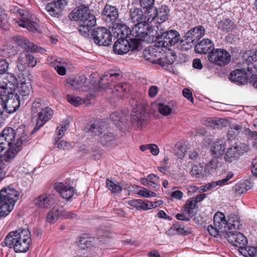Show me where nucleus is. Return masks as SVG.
Instances as JSON below:
<instances>
[{"label":"nucleus","instance_id":"49","mask_svg":"<svg viewBox=\"0 0 257 257\" xmlns=\"http://www.w3.org/2000/svg\"><path fill=\"white\" fill-rule=\"evenodd\" d=\"M10 24L8 22L7 14L2 10L0 11V28L4 30L9 29Z\"/></svg>","mask_w":257,"mask_h":257},{"label":"nucleus","instance_id":"33","mask_svg":"<svg viewBox=\"0 0 257 257\" xmlns=\"http://www.w3.org/2000/svg\"><path fill=\"white\" fill-rule=\"evenodd\" d=\"M18 61L26 64L27 67H34L37 64V60L34 56L27 53H21L19 56Z\"/></svg>","mask_w":257,"mask_h":257},{"label":"nucleus","instance_id":"57","mask_svg":"<svg viewBox=\"0 0 257 257\" xmlns=\"http://www.w3.org/2000/svg\"><path fill=\"white\" fill-rule=\"evenodd\" d=\"M175 155L179 158H182L185 155L186 148L181 145H177L175 147Z\"/></svg>","mask_w":257,"mask_h":257},{"label":"nucleus","instance_id":"18","mask_svg":"<svg viewBox=\"0 0 257 257\" xmlns=\"http://www.w3.org/2000/svg\"><path fill=\"white\" fill-rule=\"evenodd\" d=\"M20 192L16 186L12 184L3 188L0 191V197L15 204L18 200Z\"/></svg>","mask_w":257,"mask_h":257},{"label":"nucleus","instance_id":"36","mask_svg":"<svg viewBox=\"0 0 257 257\" xmlns=\"http://www.w3.org/2000/svg\"><path fill=\"white\" fill-rule=\"evenodd\" d=\"M177 58V55L175 52L173 50H168L166 52L165 57L164 58V60H159L158 63L161 65L163 66H165V63L167 64H173Z\"/></svg>","mask_w":257,"mask_h":257},{"label":"nucleus","instance_id":"59","mask_svg":"<svg viewBox=\"0 0 257 257\" xmlns=\"http://www.w3.org/2000/svg\"><path fill=\"white\" fill-rule=\"evenodd\" d=\"M3 155L2 152H0V182L7 176V171L5 170L6 167L3 160L1 159V157Z\"/></svg>","mask_w":257,"mask_h":257},{"label":"nucleus","instance_id":"60","mask_svg":"<svg viewBox=\"0 0 257 257\" xmlns=\"http://www.w3.org/2000/svg\"><path fill=\"white\" fill-rule=\"evenodd\" d=\"M28 131L26 128V126L25 125H20L16 131H15V133L16 136L17 138L21 137L22 135L26 133Z\"/></svg>","mask_w":257,"mask_h":257},{"label":"nucleus","instance_id":"51","mask_svg":"<svg viewBox=\"0 0 257 257\" xmlns=\"http://www.w3.org/2000/svg\"><path fill=\"white\" fill-rule=\"evenodd\" d=\"M55 148L60 150H69L72 148L71 144L64 140H62L60 142H54Z\"/></svg>","mask_w":257,"mask_h":257},{"label":"nucleus","instance_id":"64","mask_svg":"<svg viewBox=\"0 0 257 257\" xmlns=\"http://www.w3.org/2000/svg\"><path fill=\"white\" fill-rule=\"evenodd\" d=\"M247 252L249 257H257V246L249 247Z\"/></svg>","mask_w":257,"mask_h":257},{"label":"nucleus","instance_id":"6","mask_svg":"<svg viewBox=\"0 0 257 257\" xmlns=\"http://www.w3.org/2000/svg\"><path fill=\"white\" fill-rule=\"evenodd\" d=\"M130 103L135 113L132 114V123L138 127H142L145 122L144 114L146 105L134 98L130 100Z\"/></svg>","mask_w":257,"mask_h":257},{"label":"nucleus","instance_id":"20","mask_svg":"<svg viewBox=\"0 0 257 257\" xmlns=\"http://www.w3.org/2000/svg\"><path fill=\"white\" fill-rule=\"evenodd\" d=\"M102 17L106 22H114L118 17V10L115 7L106 5L102 12Z\"/></svg>","mask_w":257,"mask_h":257},{"label":"nucleus","instance_id":"62","mask_svg":"<svg viewBox=\"0 0 257 257\" xmlns=\"http://www.w3.org/2000/svg\"><path fill=\"white\" fill-rule=\"evenodd\" d=\"M9 67V64L5 59L0 60V74H3L7 71Z\"/></svg>","mask_w":257,"mask_h":257},{"label":"nucleus","instance_id":"15","mask_svg":"<svg viewBox=\"0 0 257 257\" xmlns=\"http://www.w3.org/2000/svg\"><path fill=\"white\" fill-rule=\"evenodd\" d=\"M16 137L15 130L12 127L6 128L0 135V152L7 147L14 146Z\"/></svg>","mask_w":257,"mask_h":257},{"label":"nucleus","instance_id":"47","mask_svg":"<svg viewBox=\"0 0 257 257\" xmlns=\"http://www.w3.org/2000/svg\"><path fill=\"white\" fill-rule=\"evenodd\" d=\"M74 192L73 187L65 186L60 191V195L63 198L69 200L73 196Z\"/></svg>","mask_w":257,"mask_h":257},{"label":"nucleus","instance_id":"30","mask_svg":"<svg viewBox=\"0 0 257 257\" xmlns=\"http://www.w3.org/2000/svg\"><path fill=\"white\" fill-rule=\"evenodd\" d=\"M129 16L134 23L141 22L143 20H146V18L144 17V13L141 9L138 8H133L130 10Z\"/></svg>","mask_w":257,"mask_h":257},{"label":"nucleus","instance_id":"1","mask_svg":"<svg viewBox=\"0 0 257 257\" xmlns=\"http://www.w3.org/2000/svg\"><path fill=\"white\" fill-rule=\"evenodd\" d=\"M228 217L229 218L227 221L223 213L216 212L214 216L213 225H209L208 231L212 236L216 237L223 236L233 245L243 249L246 245L247 240L242 233L237 231L240 227L239 218L234 214H230Z\"/></svg>","mask_w":257,"mask_h":257},{"label":"nucleus","instance_id":"3","mask_svg":"<svg viewBox=\"0 0 257 257\" xmlns=\"http://www.w3.org/2000/svg\"><path fill=\"white\" fill-rule=\"evenodd\" d=\"M70 20L77 21L79 25V31L84 36L89 34L91 28L96 24L95 16L90 13L87 7L79 6L74 9L69 15Z\"/></svg>","mask_w":257,"mask_h":257},{"label":"nucleus","instance_id":"31","mask_svg":"<svg viewBox=\"0 0 257 257\" xmlns=\"http://www.w3.org/2000/svg\"><path fill=\"white\" fill-rule=\"evenodd\" d=\"M19 142L15 143L14 146H9V150L7 151L3 156L4 160L6 162H10L18 154V153L21 150Z\"/></svg>","mask_w":257,"mask_h":257},{"label":"nucleus","instance_id":"23","mask_svg":"<svg viewBox=\"0 0 257 257\" xmlns=\"http://www.w3.org/2000/svg\"><path fill=\"white\" fill-rule=\"evenodd\" d=\"M214 49L213 43L208 39H204L198 42L195 46V50L197 53H209Z\"/></svg>","mask_w":257,"mask_h":257},{"label":"nucleus","instance_id":"42","mask_svg":"<svg viewBox=\"0 0 257 257\" xmlns=\"http://www.w3.org/2000/svg\"><path fill=\"white\" fill-rule=\"evenodd\" d=\"M208 125L214 128H219L223 126H226L228 124V121L222 118H217L214 120L211 118H208Z\"/></svg>","mask_w":257,"mask_h":257},{"label":"nucleus","instance_id":"58","mask_svg":"<svg viewBox=\"0 0 257 257\" xmlns=\"http://www.w3.org/2000/svg\"><path fill=\"white\" fill-rule=\"evenodd\" d=\"M160 112L164 115H168L172 112V108L167 105L160 103L159 105Z\"/></svg>","mask_w":257,"mask_h":257},{"label":"nucleus","instance_id":"10","mask_svg":"<svg viewBox=\"0 0 257 257\" xmlns=\"http://www.w3.org/2000/svg\"><path fill=\"white\" fill-rule=\"evenodd\" d=\"M149 23L147 19L136 24L131 31L130 35H132L133 37L130 38V40L132 42H137L138 43H139V41L144 40L145 37L148 35L147 26Z\"/></svg>","mask_w":257,"mask_h":257},{"label":"nucleus","instance_id":"12","mask_svg":"<svg viewBox=\"0 0 257 257\" xmlns=\"http://www.w3.org/2000/svg\"><path fill=\"white\" fill-rule=\"evenodd\" d=\"M6 111L12 113L16 111L20 105V100L18 94L10 92L8 89L7 93H4Z\"/></svg>","mask_w":257,"mask_h":257},{"label":"nucleus","instance_id":"25","mask_svg":"<svg viewBox=\"0 0 257 257\" xmlns=\"http://www.w3.org/2000/svg\"><path fill=\"white\" fill-rule=\"evenodd\" d=\"M67 1L68 0H57L54 3H49V14L54 16L58 15L67 5Z\"/></svg>","mask_w":257,"mask_h":257},{"label":"nucleus","instance_id":"13","mask_svg":"<svg viewBox=\"0 0 257 257\" xmlns=\"http://www.w3.org/2000/svg\"><path fill=\"white\" fill-rule=\"evenodd\" d=\"M12 40L17 43L18 46L23 48L27 52H39L41 54H43L46 52L45 49L42 47H39L37 45H34V44L23 36H14L12 38Z\"/></svg>","mask_w":257,"mask_h":257},{"label":"nucleus","instance_id":"28","mask_svg":"<svg viewBox=\"0 0 257 257\" xmlns=\"http://www.w3.org/2000/svg\"><path fill=\"white\" fill-rule=\"evenodd\" d=\"M18 48L11 44L2 46L0 48V55L4 57H12L18 54Z\"/></svg>","mask_w":257,"mask_h":257},{"label":"nucleus","instance_id":"16","mask_svg":"<svg viewBox=\"0 0 257 257\" xmlns=\"http://www.w3.org/2000/svg\"><path fill=\"white\" fill-rule=\"evenodd\" d=\"M205 34V29L202 26H198L188 31L185 34L184 38L186 40L187 47H184L185 49H189L192 47L191 44L196 40H198L203 36Z\"/></svg>","mask_w":257,"mask_h":257},{"label":"nucleus","instance_id":"11","mask_svg":"<svg viewBox=\"0 0 257 257\" xmlns=\"http://www.w3.org/2000/svg\"><path fill=\"white\" fill-rule=\"evenodd\" d=\"M131 43L125 38L118 39L113 45V50L115 53L123 55L127 53L131 48L134 50L138 48L139 43L132 41Z\"/></svg>","mask_w":257,"mask_h":257},{"label":"nucleus","instance_id":"63","mask_svg":"<svg viewBox=\"0 0 257 257\" xmlns=\"http://www.w3.org/2000/svg\"><path fill=\"white\" fill-rule=\"evenodd\" d=\"M233 176V174L232 172H229L225 178L216 182L217 185L222 186L226 184Z\"/></svg>","mask_w":257,"mask_h":257},{"label":"nucleus","instance_id":"44","mask_svg":"<svg viewBox=\"0 0 257 257\" xmlns=\"http://www.w3.org/2000/svg\"><path fill=\"white\" fill-rule=\"evenodd\" d=\"M66 97L67 101L74 106H78L80 105L85 103H86V101L88 100L85 98H83L79 96H74L71 94H68Z\"/></svg>","mask_w":257,"mask_h":257},{"label":"nucleus","instance_id":"2","mask_svg":"<svg viewBox=\"0 0 257 257\" xmlns=\"http://www.w3.org/2000/svg\"><path fill=\"white\" fill-rule=\"evenodd\" d=\"M31 242V234L28 228H19L8 233L5 238L6 246L13 248L16 252H26Z\"/></svg>","mask_w":257,"mask_h":257},{"label":"nucleus","instance_id":"5","mask_svg":"<svg viewBox=\"0 0 257 257\" xmlns=\"http://www.w3.org/2000/svg\"><path fill=\"white\" fill-rule=\"evenodd\" d=\"M156 31L157 47H168L174 45L180 39L179 33L173 30H167L162 28L161 25L157 26Z\"/></svg>","mask_w":257,"mask_h":257},{"label":"nucleus","instance_id":"14","mask_svg":"<svg viewBox=\"0 0 257 257\" xmlns=\"http://www.w3.org/2000/svg\"><path fill=\"white\" fill-rule=\"evenodd\" d=\"M87 78L84 75H78L66 79L67 86L73 90L86 91L88 89Z\"/></svg>","mask_w":257,"mask_h":257},{"label":"nucleus","instance_id":"4","mask_svg":"<svg viewBox=\"0 0 257 257\" xmlns=\"http://www.w3.org/2000/svg\"><path fill=\"white\" fill-rule=\"evenodd\" d=\"M32 118L36 117V125L31 131L32 134H35L48 121V107H45L43 100L37 98L32 103L31 108Z\"/></svg>","mask_w":257,"mask_h":257},{"label":"nucleus","instance_id":"40","mask_svg":"<svg viewBox=\"0 0 257 257\" xmlns=\"http://www.w3.org/2000/svg\"><path fill=\"white\" fill-rule=\"evenodd\" d=\"M119 76V74L117 73H110L108 72L105 74L100 79L99 81V85L102 88H106L108 86V82L105 83L103 82L104 81H108L110 78H111V81L113 80V78L116 79Z\"/></svg>","mask_w":257,"mask_h":257},{"label":"nucleus","instance_id":"26","mask_svg":"<svg viewBox=\"0 0 257 257\" xmlns=\"http://www.w3.org/2000/svg\"><path fill=\"white\" fill-rule=\"evenodd\" d=\"M226 146L225 140L224 138L218 139L212 144L211 151L216 156H222L224 153Z\"/></svg>","mask_w":257,"mask_h":257},{"label":"nucleus","instance_id":"21","mask_svg":"<svg viewBox=\"0 0 257 257\" xmlns=\"http://www.w3.org/2000/svg\"><path fill=\"white\" fill-rule=\"evenodd\" d=\"M242 60L238 62L237 65V69H240L246 75L247 74H253L257 72V67L250 61H248V58L244 54L242 56Z\"/></svg>","mask_w":257,"mask_h":257},{"label":"nucleus","instance_id":"24","mask_svg":"<svg viewBox=\"0 0 257 257\" xmlns=\"http://www.w3.org/2000/svg\"><path fill=\"white\" fill-rule=\"evenodd\" d=\"M229 79L231 81L239 85L245 84L247 82L246 74L237 69L230 73Z\"/></svg>","mask_w":257,"mask_h":257},{"label":"nucleus","instance_id":"48","mask_svg":"<svg viewBox=\"0 0 257 257\" xmlns=\"http://www.w3.org/2000/svg\"><path fill=\"white\" fill-rule=\"evenodd\" d=\"M92 238L88 237H80L78 242V246L81 249H85L91 245Z\"/></svg>","mask_w":257,"mask_h":257},{"label":"nucleus","instance_id":"55","mask_svg":"<svg viewBox=\"0 0 257 257\" xmlns=\"http://www.w3.org/2000/svg\"><path fill=\"white\" fill-rule=\"evenodd\" d=\"M130 88V85L129 84L126 83H120L117 85L115 86L114 90L116 91L119 92H127L129 91Z\"/></svg>","mask_w":257,"mask_h":257},{"label":"nucleus","instance_id":"29","mask_svg":"<svg viewBox=\"0 0 257 257\" xmlns=\"http://www.w3.org/2000/svg\"><path fill=\"white\" fill-rule=\"evenodd\" d=\"M239 157V149L237 146L230 147L225 153L224 159L227 163H232L236 161Z\"/></svg>","mask_w":257,"mask_h":257},{"label":"nucleus","instance_id":"43","mask_svg":"<svg viewBox=\"0 0 257 257\" xmlns=\"http://www.w3.org/2000/svg\"><path fill=\"white\" fill-rule=\"evenodd\" d=\"M86 129L92 134L99 135L104 131V125L96 123L88 125Z\"/></svg>","mask_w":257,"mask_h":257},{"label":"nucleus","instance_id":"45","mask_svg":"<svg viewBox=\"0 0 257 257\" xmlns=\"http://www.w3.org/2000/svg\"><path fill=\"white\" fill-rule=\"evenodd\" d=\"M106 187L113 194H118L122 190L121 187L118 184L114 183L109 179H107L106 180Z\"/></svg>","mask_w":257,"mask_h":257},{"label":"nucleus","instance_id":"9","mask_svg":"<svg viewBox=\"0 0 257 257\" xmlns=\"http://www.w3.org/2000/svg\"><path fill=\"white\" fill-rule=\"evenodd\" d=\"M19 17L15 20L16 23L19 26L25 28L30 32H37V23L33 21L30 14L24 10L19 11Z\"/></svg>","mask_w":257,"mask_h":257},{"label":"nucleus","instance_id":"35","mask_svg":"<svg viewBox=\"0 0 257 257\" xmlns=\"http://www.w3.org/2000/svg\"><path fill=\"white\" fill-rule=\"evenodd\" d=\"M33 203L39 208H47L48 207V194L45 193L35 198Z\"/></svg>","mask_w":257,"mask_h":257},{"label":"nucleus","instance_id":"27","mask_svg":"<svg viewBox=\"0 0 257 257\" xmlns=\"http://www.w3.org/2000/svg\"><path fill=\"white\" fill-rule=\"evenodd\" d=\"M15 204L0 197V217L7 216L14 209Z\"/></svg>","mask_w":257,"mask_h":257},{"label":"nucleus","instance_id":"7","mask_svg":"<svg viewBox=\"0 0 257 257\" xmlns=\"http://www.w3.org/2000/svg\"><path fill=\"white\" fill-rule=\"evenodd\" d=\"M208 58L210 62L219 66L228 64L231 60L230 54L223 49H213L209 53Z\"/></svg>","mask_w":257,"mask_h":257},{"label":"nucleus","instance_id":"46","mask_svg":"<svg viewBox=\"0 0 257 257\" xmlns=\"http://www.w3.org/2000/svg\"><path fill=\"white\" fill-rule=\"evenodd\" d=\"M139 2L142 8L147 9V16L155 9L153 5L155 0H139Z\"/></svg>","mask_w":257,"mask_h":257},{"label":"nucleus","instance_id":"39","mask_svg":"<svg viewBox=\"0 0 257 257\" xmlns=\"http://www.w3.org/2000/svg\"><path fill=\"white\" fill-rule=\"evenodd\" d=\"M184 226L180 222H177L172 225L167 231L168 234L173 235L175 234H183L185 233Z\"/></svg>","mask_w":257,"mask_h":257},{"label":"nucleus","instance_id":"54","mask_svg":"<svg viewBox=\"0 0 257 257\" xmlns=\"http://www.w3.org/2000/svg\"><path fill=\"white\" fill-rule=\"evenodd\" d=\"M59 217V210L57 207H53L49 212V223H54Z\"/></svg>","mask_w":257,"mask_h":257},{"label":"nucleus","instance_id":"22","mask_svg":"<svg viewBox=\"0 0 257 257\" xmlns=\"http://www.w3.org/2000/svg\"><path fill=\"white\" fill-rule=\"evenodd\" d=\"M17 92L23 97H28L32 91L31 80L29 78L23 77L18 84Z\"/></svg>","mask_w":257,"mask_h":257},{"label":"nucleus","instance_id":"37","mask_svg":"<svg viewBox=\"0 0 257 257\" xmlns=\"http://www.w3.org/2000/svg\"><path fill=\"white\" fill-rule=\"evenodd\" d=\"M68 127L69 123L68 122H62V123L57 126L56 130L54 142H58V141L63 137Z\"/></svg>","mask_w":257,"mask_h":257},{"label":"nucleus","instance_id":"52","mask_svg":"<svg viewBox=\"0 0 257 257\" xmlns=\"http://www.w3.org/2000/svg\"><path fill=\"white\" fill-rule=\"evenodd\" d=\"M249 189L246 182L239 183L236 184L234 187V191L238 194H241Z\"/></svg>","mask_w":257,"mask_h":257},{"label":"nucleus","instance_id":"61","mask_svg":"<svg viewBox=\"0 0 257 257\" xmlns=\"http://www.w3.org/2000/svg\"><path fill=\"white\" fill-rule=\"evenodd\" d=\"M127 204L132 207L142 209V201L140 199L130 200L127 201Z\"/></svg>","mask_w":257,"mask_h":257},{"label":"nucleus","instance_id":"56","mask_svg":"<svg viewBox=\"0 0 257 257\" xmlns=\"http://www.w3.org/2000/svg\"><path fill=\"white\" fill-rule=\"evenodd\" d=\"M242 127L237 124H233L230 126L228 134L230 136H236L241 131Z\"/></svg>","mask_w":257,"mask_h":257},{"label":"nucleus","instance_id":"50","mask_svg":"<svg viewBox=\"0 0 257 257\" xmlns=\"http://www.w3.org/2000/svg\"><path fill=\"white\" fill-rule=\"evenodd\" d=\"M218 27L222 30L229 31L233 28V22L228 19L223 20L219 23Z\"/></svg>","mask_w":257,"mask_h":257},{"label":"nucleus","instance_id":"38","mask_svg":"<svg viewBox=\"0 0 257 257\" xmlns=\"http://www.w3.org/2000/svg\"><path fill=\"white\" fill-rule=\"evenodd\" d=\"M115 137L111 133H106L100 137V142L103 146L112 147L114 145Z\"/></svg>","mask_w":257,"mask_h":257},{"label":"nucleus","instance_id":"19","mask_svg":"<svg viewBox=\"0 0 257 257\" xmlns=\"http://www.w3.org/2000/svg\"><path fill=\"white\" fill-rule=\"evenodd\" d=\"M12 83L5 76L0 77V115L6 110L4 93H7L8 89H11Z\"/></svg>","mask_w":257,"mask_h":257},{"label":"nucleus","instance_id":"41","mask_svg":"<svg viewBox=\"0 0 257 257\" xmlns=\"http://www.w3.org/2000/svg\"><path fill=\"white\" fill-rule=\"evenodd\" d=\"M197 207L196 201L194 200H188L185 204L184 211L190 216H193L196 214Z\"/></svg>","mask_w":257,"mask_h":257},{"label":"nucleus","instance_id":"8","mask_svg":"<svg viewBox=\"0 0 257 257\" xmlns=\"http://www.w3.org/2000/svg\"><path fill=\"white\" fill-rule=\"evenodd\" d=\"M91 35L95 43L99 46H107L111 43L112 35L110 31L105 28L93 29Z\"/></svg>","mask_w":257,"mask_h":257},{"label":"nucleus","instance_id":"17","mask_svg":"<svg viewBox=\"0 0 257 257\" xmlns=\"http://www.w3.org/2000/svg\"><path fill=\"white\" fill-rule=\"evenodd\" d=\"M170 10L167 6H161L159 9L155 8L151 13L149 14L148 21L152 22L156 19L159 23H162L168 19Z\"/></svg>","mask_w":257,"mask_h":257},{"label":"nucleus","instance_id":"32","mask_svg":"<svg viewBox=\"0 0 257 257\" xmlns=\"http://www.w3.org/2000/svg\"><path fill=\"white\" fill-rule=\"evenodd\" d=\"M209 174V171H207L206 167L199 164L194 165L191 170V174L195 178H202Z\"/></svg>","mask_w":257,"mask_h":257},{"label":"nucleus","instance_id":"53","mask_svg":"<svg viewBox=\"0 0 257 257\" xmlns=\"http://www.w3.org/2000/svg\"><path fill=\"white\" fill-rule=\"evenodd\" d=\"M31 135H32L33 134H31V132L30 133L29 131H28L21 137L18 138L17 141L15 143H17L18 142L21 143L20 146L21 149L22 145L26 144L30 140Z\"/></svg>","mask_w":257,"mask_h":257},{"label":"nucleus","instance_id":"34","mask_svg":"<svg viewBox=\"0 0 257 257\" xmlns=\"http://www.w3.org/2000/svg\"><path fill=\"white\" fill-rule=\"evenodd\" d=\"M51 60L50 65L54 67L58 74L65 75L66 74V69L64 66V62H62V59L61 58L56 59L51 58Z\"/></svg>","mask_w":257,"mask_h":257}]
</instances>
